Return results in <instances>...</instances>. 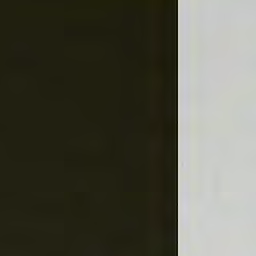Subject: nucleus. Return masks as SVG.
<instances>
[{
    "label": "nucleus",
    "mask_w": 256,
    "mask_h": 256,
    "mask_svg": "<svg viewBox=\"0 0 256 256\" xmlns=\"http://www.w3.org/2000/svg\"><path fill=\"white\" fill-rule=\"evenodd\" d=\"M137 23H138V27H140L141 26V12L140 11L137 12Z\"/></svg>",
    "instance_id": "nucleus-1"
},
{
    "label": "nucleus",
    "mask_w": 256,
    "mask_h": 256,
    "mask_svg": "<svg viewBox=\"0 0 256 256\" xmlns=\"http://www.w3.org/2000/svg\"><path fill=\"white\" fill-rule=\"evenodd\" d=\"M175 243H176V249H177V245H178V241H177V226H176V240H175Z\"/></svg>",
    "instance_id": "nucleus-2"
},
{
    "label": "nucleus",
    "mask_w": 256,
    "mask_h": 256,
    "mask_svg": "<svg viewBox=\"0 0 256 256\" xmlns=\"http://www.w3.org/2000/svg\"><path fill=\"white\" fill-rule=\"evenodd\" d=\"M137 99H138V103H141V98L139 96L137 97Z\"/></svg>",
    "instance_id": "nucleus-3"
},
{
    "label": "nucleus",
    "mask_w": 256,
    "mask_h": 256,
    "mask_svg": "<svg viewBox=\"0 0 256 256\" xmlns=\"http://www.w3.org/2000/svg\"><path fill=\"white\" fill-rule=\"evenodd\" d=\"M176 256H177V254H176Z\"/></svg>",
    "instance_id": "nucleus-4"
}]
</instances>
